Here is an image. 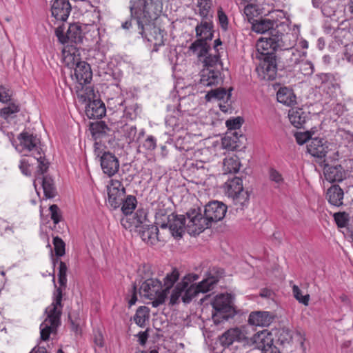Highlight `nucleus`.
<instances>
[{
  "label": "nucleus",
  "mask_w": 353,
  "mask_h": 353,
  "mask_svg": "<svg viewBox=\"0 0 353 353\" xmlns=\"http://www.w3.org/2000/svg\"><path fill=\"white\" fill-rule=\"evenodd\" d=\"M285 26L283 23H278L277 21H274L270 19H261L256 20L253 23V30L259 33L267 34L266 37H271L272 30H279L283 28Z\"/></svg>",
  "instance_id": "21"
},
{
  "label": "nucleus",
  "mask_w": 353,
  "mask_h": 353,
  "mask_svg": "<svg viewBox=\"0 0 353 353\" xmlns=\"http://www.w3.org/2000/svg\"><path fill=\"white\" fill-rule=\"evenodd\" d=\"M220 61V57L219 54H208L205 58L203 59L204 66L205 68H210L214 67Z\"/></svg>",
  "instance_id": "56"
},
{
  "label": "nucleus",
  "mask_w": 353,
  "mask_h": 353,
  "mask_svg": "<svg viewBox=\"0 0 353 353\" xmlns=\"http://www.w3.org/2000/svg\"><path fill=\"white\" fill-rule=\"evenodd\" d=\"M62 54L63 62L68 68H74L77 63L81 62L79 54H76L74 48L63 50Z\"/></svg>",
  "instance_id": "38"
},
{
  "label": "nucleus",
  "mask_w": 353,
  "mask_h": 353,
  "mask_svg": "<svg viewBox=\"0 0 353 353\" xmlns=\"http://www.w3.org/2000/svg\"><path fill=\"white\" fill-rule=\"evenodd\" d=\"M347 172L341 165L330 166L326 165L324 168V175L330 182H341L347 176Z\"/></svg>",
  "instance_id": "24"
},
{
  "label": "nucleus",
  "mask_w": 353,
  "mask_h": 353,
  "mask_svg": "<svg viewBox=\"0 0 353 353\" xmlns=\"http://www.w3.org/2000/svg\"><path fill=\"white\" fill-rule=\"evenodd\" d=\"M187 216L188 222L187 223L186 229L190 234H199L211 225L206 216L204 214L202 216L195 210L188 212Z\"/></svg>",
  "instance_id": "11"
},
{
  "label": "nucleus",
  "mask_w": 353,
  "mask_h": 353,
  "mask_svg": "<svg viewBox=\"0 0 353 353\" xmlns=\"http://www.w3.org/2000/svg\"><path fill=\"white\" fill-rule=\"evenodd\" d=\"M227 212V206L222 202L214 201L205 206L204 215L210 222L216 223L221 221Z\"/></svg>",
  "instance_id": "16"
},
{
  "label": "nucleus",
  "mask_w": 353,
  "mask_h": 353,
  "mask_svg": "<svg viewBox=\"0 0 353 353\" xmlns=\"http://www.w3.org/2000/svg\"><path fill=\"white\" fill-rule=\"evenodd\" d=\"M225 194L232 199L236 210H243L249 203L250 194L248 191L243 189L242 179L234 177L228 179L224 184Z\"/></svg>",
  "instance_id": "7"
},
{
  "label": "nucleus",
  "mask_w": 353,
  "mask_h": 353,
  "mask_svg": "<svg viewBox=\"0 0 353 353\" xmlns=\"http://www.w3.org/2000/svg\"><path fill=\"white\" fill-rule=\"evenodd\" d=\"M51 219L54 224H57L61 219V214L59 207L53 204L50 207Z\"/></svg>",
  "instance_id": "58"
},
{
  "label": "nucleus",
  "mask_w": 353,
  "mask_h": 353,
  "mask_svg": "<svg viewBox=\"0 0 353 353\" xmlns=\"http://www.w3.org/2000/svg\"><path fill=\"white\" fill-rule=\"evenodd\" d=\"M156 146V140L152 136H149L143 143V148L147 150H153Z\"/></svg>",
  "instance_id": "62"
},
{
  "label": "nucleus",
  "mask_w": 353,
  "mask_h": 353,
  "mask_svg": "<svg viewBox=\"0 0 353 353\" xmlns=\"http://www.w3.org/2000/svg\"><path fill=\"white\" fill-rule=\"evenodd\" d=\"M292 292L294 298L301 303H303L305 305H307L309 303L310 296L309 294H306L303 296L301 294V291L299 288L294 285L292 287Z\"/></svg>",
  "instance_id": "52"
},
{
  "label": "nucleus",
  "mask_w": 353,
  "mask_h": 353,
  "mask_svg": "<svg viewBox=\"0 0 353 353\" xmlns=\"http://www.w3.org/2000/svg\"><path fill=\"white\" fill-rule=\"evenodd\" d=\"M186 220L183 215L170 214L168 217V223L161 225V228L168 227L172 235L176 238L182 237L185 232Z\"/></svg>",
  "instance_id": "18"
},
{
  "label": "nucleus",
  "mask_w": 353,
  "mask_h": 353,
  "mask_svg": "<svg viewBox=\"0 0 353 353\" xmlns=\"http://www.w3.org/2000/svg\"><path fill=\"white\" fill-rule=\"evenodd\" d=\"M212 23L210 18L203 19L201 23L196 27V37H201L199 39H205V41L211 40L213 37L212 32Z\"/></svg>",
  "instance_id": "33"
},
{
  "label": "nucleus",
  "mask_w": 353,
  "mask_h": 353,
  "mask_svg": "<svg viewBox=\"0 0 353 353\" xmlns=\"http://www.w3.org/2000/svg\"><path fill=\"white\" fill-rule=\"evenodd\" d=\"M108 203L116 209L121 205L125 196V189L119 180L112 179L108 185Z\"/></svg>",
  "instance_id": "14"
},
{
  "label": "nucleus",
  "mask_w": 353,
  "mask_h": 353,
  "mask_svg": "<svg viewBox=\"0 0 353 353\" xmlns=\"http://www.w3.org/2000/svg\"><path fill=\"white\" fill-rule=\"evenodd\" d=\"M90 130L92 137L95 139H101L108 134L110 129L103 121H97L90 123Z\"/></svg>",
  "instance_id": "35"
},
{
  "label": "nucleus",
  "mask_w": 353,
  "mask_h": 353,
  "mask_svg": "<svg viewBox=\"0 0 353 353\" xmlns=\"http://www.w3.org/2000/svg\"><path fill=\"white\" fill-rule=\"evenodd\" d=\"M149 308L145 306H141L137 309L136 314L134 316V321L139 326L143 327L145 321L149 319Z\"/></svg>",
  "instance_id": "43"
},
{
  "label": "nucleus",
  "mask_w": 353,
  "mask_h": 353,
  "mask_svg": "<svg viewBox=\"0 0 353 353\" xmlns=\"http://www.w3.org/2000/svg\"><path fill=\"white\" fill-rule=\"evenodd\" d=\"M85 114L89 119H100L105 114V107L101 100L93 99L85 107Z\"/></svg>",
  "instance_id": "28"
},
{
  "label": "nucleus",
  "mask_w": 353,
  "mask_h": 353,
  "mask_svg": "<svg viewBox=\"0 0 353 353\" xmlns=\"http://www.w3.org/2000/svg\"><path fill=\"white\" fill-rule=\"evenodd\" d=\"M146 220V213L144 210L140 209L137 210L132 219L128 217L122 218L121 223L125 228H130L131 227L139 228L141 227Z\"/></svg>",
  "instance_id": "31"
},
{
  "label": "nucleus",
  "mask_w": 353,
  "mask_h": 353,
  "mask_svg": "<svg viewBox=\"0 0 353 353\" xmlns=\"http://www.w3.org/2000/svg\"><path fill=\"white\" fill-rule=\"evenodd\" d=\"M334 221L339 228L345 227L349 221V214L345 212H339L334 214Z\"/></svg>",
  "instance_id": "50"
},
{
  "label": "nucleus",
  "mask_w": 353,
  "mask_h": 353,
  "mask_svg": "<svg viewBox=\"0 0 353 353\" xmlns=\"http://www.w3.org/2000/svg\"><path fill=\"white\" fill-rule=\"evenodd\" d=\"M277 101L286 105H292L296 103V96L292 90L284 87L281 88L276 93Z\"/></svg>",
  "instance_id": "34"
},
{
  "label": "nucleus",
  "mask_w": 353,
  "mask_h": 353,
  "mask_svg": "<svg viewBox=\"0 0 353 353\" xmlns=\"http://www.w3.org/2000/svg\"><path fill=\"white\" fill-rule=\"evenodd\" d=\"M218 17L221 27L223 30H227L228 26V19L226 14L223 12L222 9L218 10Z\"/></svg>",
  "instance_id": "61"
},
{
  "label": "nucleus",
  "mask_w": 353,
  "mask_h": 353,
  "mask_svg": "<svg viewBox=\"0 0 353 353\" xmlns=\"http://www.w3.org/2000/svg\"><path fill=\"white\" fill-rule=\"evenodd\" d=\"M137 204V199L134 196L128 195L123 199L121 202V211L125 217L131 215Z\"/></svg>",
  "instance_id": "42"
},
{
  "label": "nucleus",
  "mask_w": 353,
  "mask_h": 353,
  "mask_svg": "<svg viewBox=\"0 0 353 353\" xmlns=\"http://www.w3.org/2000/svg\"><path fill=\"white\" fill-rule=\"evenodd\" d=\"M288 117L290 123L297 128H304L308 115L302 109L292 108L289 111Z\"/></svg>",
  "instance_id": "32"
},
{
  "label": "nucleus",
  "mask_w": 353,
  "mask_h": 353,
  "mask_svg": "<svg viewBox=\"0 0 353 353\" xmlns=\"http://www.w3.org/2000/svg\"><path fill=\"white\" fill-rule=\"evenodd\" d=\"M221 81V73L219 70L210 68H204L201 71L200 84L203 86H212L217 85Z\"/></svg>",
  "instance_id": "29"
},
{
  "label": "nucleus",
  "mask_w": 353,
  "mask_h": 353,
  "mask_svg": "<svg viewBox=\"0 0 353 353\" xmlns=\"http://www.w3.org/2000/svg\"><path fill=\"white\" fill-rule=\"evenodd\" d=\"M274 315L266 311L252 312L250 314L248 323L255 326H268L273 321Z\"/></svg>",
  "instance_id": "23"
},
{
  "label": "nucleus",
  "mask_w": 353,
  "mask_h": 353,
  "mask_svg": "<svg viewBox=\"0 0 353 353\" xmlns=\"http://www.w3.org/2000/svg\"><path fill=\"white\" fill-rule=\"evenodd\" d=\"M66 272H67V266L65 263L63 261H60L59 268V273H58V280L59 283L61 286H65L67 283L66 279Z\"/></svg>",
  "instance_id": "55"
},
{
  "label": "nucleus",
  "mask_w": 353,
  "mask_h": 353,
  "mask_svg": "<svg viewBox=\"0 0 353 353\" xmlns=\"http://www.w3.org/2000/svg\"><path fill=\"white\" fill-rule=\"evenodd\" d=\"M43 174H42L43 175ZM41 184L44 194L46 198H53L56 194V189L54 188L53 180L49 176H43L37 172V176L34 181V185L36 188L37 184Z\"/></svg>",
  "instance_id": "27"
},
{
  "label": "nucleus",
  "mask_w": 353,
  "mask_h": 353,
  "mask_svg": "<svg viewBox=\"0 0 353 353\" xmlns=\"http://www.w3.org/2000/svg\"><path fill=\"white\" fill-rule=\"evenodd\" d=\"M19 111V108L14 103H10L8 107L2 108L0 111L1 115L6 119L12 114L17 113Z\"/></svg>",
  "instance_id": "57"
},
{
  "label": "nucleus",
  "mask_w": 353,
  "mask_h": 353,
  "mask_svg": "<svg viewBox=\"0 0 353 353\" xmlns=\"http://www.w3.org/2000/svg\"><path fill=\"white\" fill-rule=\"evenodd\" d=\"M310 137L311 134L308 131L305 132H296L295 134L296 141L299 145H303L307 141H310Z\"/></svg>",
  "instance_id": "60"
},
{
  "label": "nucleus",
  "mask_w": 353,
  "mask_h": 353,
  "mask_svg": "<svg viewBox=\"0 0 353 353\" xmlns=\"http://www.w3.org/2000/svg\"><path fill=\"white\" fill-rule=\"evenodd\" d=\"M53 244L54 247V252L57 256H62L65 254V243L59 236L53 239Z\"/></svg>",
  "instance_id": "53"
},
{
  "label": "nucleus",
  "mask_w": 353,
  "mask_h": 353,
  "mask_svg": "<svg viewBox=\"0 0 353 353\" xmlns=\"http://www.w3.org/2000/svg\"><path fill=\"white\" fill-rule=\"evenodd\" d=\"M343 190L338 185H332L326 192V198L328 202L336 207L341 206L343 204Z\"/></svg>",
  "instance_id": "30"
},
{
  "label": "nucleus",
  "mask_w": 353,
  "mask_h": 353,
  "mask_svg": "<svg viewBox=\"0 0 353 353\" xmlns=\"http://www.w3.org/2000/svg\"><path fill=\"white\" fill-rule=\"evenodd\" d=\"M159 228L154 225H145L141 227L139 234L142 240L150 245H155L159 241Z\"/></svg>",
  "instance_id": "26"
},
{
  "label": "nucleus",
  "mask_w": 353,
  "mask_h": 353,
  "mask_svg": "<svg viewBox=\"0 0 353 353\" xmlns=\"http://www.w3.org/2000/svg\"><path fill=\"white\" fill-rule=\"evenodd\" d=\"M65 30V26L63 23L58 26L55 29V34L61 43H77L82 41V31L80 26L76 23L70 24L66 32Z\"/></svg>",
  "instance_id": "9"
},
{
  "label": "nucleus",
  "mask_w": 353,
  "mask_h": 353,
  "mask_svg": "<svg viewBox=\"0 0 353 353\" xmlns=\"http://www.w3.org/2000/svg\"><path fill=\"white\" fill-rule=\"evenodd\" d=\"M197 7L199 8V15L203 19H208L212 17L210 14L211 8V2L210 0H197Z\"/></svg>",
  "instance_id": "47"
},
{
  "label": "nucleus",
  "mask_w": 353,
  "mask_h": 353,
  "mask_svg": "<svg viewBox=\"0 0 353 353\" xmlns=\"http://www.w3.org/2000/svg\"><path fill=\"white\" fill-rule=\"evenodd\" d=\"M299 70L303 75H311L314 72V66L310 61L302 59L301 61L298 64Z\"/></svg>",
  "instance_id": "49"
},
{
  "label": "nucleus",
  "mask_w": 353,
  "mask_h": 353,
  "mask_svg": "<svg viewBox=\"0 0 353 353\" xmlns=\"http://www.w3.org/2000/svg\"><path fill=\"white\" fill-rule=\"evenodd\" d=\"M74 76L79 84H87L90 82L92 73L90 66L85 61H81L74 67Z\"/></svg>",
  "instance_id": "25"
},
{
  "label": "nucleus",
  "mask_w": 353,
  "mask_h": 353,
  "mask_svg": "<svg viewBox=\"0 0 353 353\" xmlns=\"http://www.w3.org/2000/svg\"><path fill=\"white\" fill-rule=\"evenodd\" d=\"M121 132L123 133L125 141L130 143L137 138V128L134 125L125 124L121 127Z\"/></svg>",
  "instance_id": "45"
},
{
  "label": "nucleus",
  "mask_w": 353,
  "mask_h": 353,
  "mask_svg": "<svg viewBox=\"0 0 353 353\" xmlns=\"http://www.w3.org/2000/svg\"><path fill=\"white\" fill-rule=\"evenodd\" d=\"M12 92L0 85V101L2 103H8L11 100Z\"/></svg>",
  "instance_id": "59"
},
{
  "label": "nucleus",
  "mask_w": 353,
  "mask_h": 353,
  "mask_svg": "<svg viewBox=\"0 0 353 353\" xmlns=\"http://www.w3.org/2000/svg\"><path fill=\"white\" fill-rule=\"evenodd\" d=\"M243 119L240 117L234 118L232 119L227 120L225 122V125L228 130L227 133L232 134V136L235 137L236 139H239V137H242V134H239V132H236V130L240 129L243 124Z\"/></svg>",
  "instance_id": "41"
},
{
  "label": "nucleus",
  "mask_w": 353,
  "mask_h": 353,
  "mask_svg": "<svg viewBox=\"0 0 353 353\" xmlns=\"http://www.w3.org/2000/svg\"><path fill=\"white\" fill-rule=\"evenodd\" d=\"M246 345L254 346L263 353L265 350L274 345L272 334L268 330H263L254 334L252 337H248Z\"/></svg>",
  "instance_id": "12"
},
{
  "label": "nucleus",
  "mask_w": 353,
  "mask_h": 353,
  "mask_svg": "<svg viewBox=\"0 0 353 353\" xmlns=\"http://www.w3.org/2000/svg\"><path fill=\"white\" fill-rule=\"evenodd\" d=\"M213 312L212 318L215 324L232 318L236 311L232 305V296L229 294L216 295L211 302Z\"/></svg>",
  "instance_id": "4"
},
{
  "label": "nucleus",
  "mask_w": 353,
  "mask_h": 353,
  "mask_svg": "<svg viewBox=\"0 0 353 353\" xmlns=\"http://www.w3.org/2000/svg\"><path fill=\"white\" fill-rule=\"evenodd\" d=\"M179 278V271L174 268L170 273L167 274L166 276L164 278V283L163 286L166 296L169 292V290L173 287L174 284L178 281Z\"/></svg>",
  "instance_id": "44"
},
{
  "label": "nucleus",
  "mask_w": 353,
  "mask_h": 353,
  "mask_svg": "<svg viewBox=\"0 0 353 353\" xmlns=\"http://www.w3.org/2000/svg\"><path fill=\"white\" fill-rule=\"evenodd\" d=\"M165 123L167 128L170 129V132L174 133L181 128L179 119L174 116L169 117Z\"/></svg>",
  "instance_id": "54"
},
{
  "label": "nucleus",
  "mask_w": 353,
  "mask_h": 353,
  "mask_svg": "<svg viewBox=\"0 0 353 353\" xmlns=\"http://www.w3.org/2000/svg\"><path fill=\"white\" fill-rule=\"evenodd\" d=\"M321 10L326 17H331L336 11V3L330 0H325L322 5Z\"/></svg>",
  "instance_id": "51"
},
{
  "label": "nucleus",
  "mask_w": 353,
  "mask_h": 353,
  "mask_svg": "<svg viewBox=\"0 0 353 353\" xmlns=\"http://www.w3.org/2000/svg\"><path fill=\"white\" fill-rule=\"evenodd\" d=\"M61 300L62 291L60 288H58L54 301L46 309L47 316L40 325V338L42 341L48 340L50 334L56 332L57 327L60 324L62 309Z\"/></svg>",
  "instance_id": "2"
},
{
  "label": "nucleus",
  "mask_w": 353,
  "mask_h": 353,
  "mask_svg": "<svg viewBox=\"0 0 353 353\" xmlns=\"http://www.w3.org/2000/svg\"><path fill=\"white\" fill-rule=\"evenodd\" d=\"M241 166L239 159L237 156L226 157L223 161V170L225 173H236Z\"/></svg>",
  "instance_id": "39"
},
{
  "label": "nucleus",
  "mask_w": 353,
  "mask_h": 353,
  "mask_svg": "<svg viewBox=\"0 0 353 353\" xmlns=\"http://www.w3.org/2000/svg\"><path fill=\"white\" fill-rule=\"evenodd\" d=\"M18 139L19 145L17 149L20 152L33 151V156L39 163L38 172L41 174L46 172L49 167V162L42 156L41 149L38 146L40 143L39 139L33 134L23 132L19 135Z\"/></svg>",
  "instance_id": "3"
},
{
  "label": "nucleus",
  "mask_w": 353,
  "mask_h": 353,
  "mask_svg": "<svg viewBox=\"0 0 353 353\" xmlns=\"http://www.w3.org/2000/svg\"><path fill=\"white\" fill-rule=\"evenodd\" d=\"M239 139H236L235 137L230 133H226L225 137L222 139V146L224 148L231 150H234L236 147V142Z\"/></svg>",
  "instance_id": "48"
},
{
  "label": "nucleus",
  "mask_w": 353,
  "mask_h": 353,
  "mask_svg": "<svg viewBox=\"0 0 353 353\" xmlns=\"http://www.w3.org/2000/svg\"><path fill=\"white\" fill-rule=\"evenodd\" d=\"M306 56L305 52H302L296 48L283 50L280 54V59L285 68H292L304 59Z\"/></svg>",
  "instance_id": "17"
},
{
  "label": "nucleus",
  "mask_w": 353,
  "mask_h": 353,
  "mask_svg": "<svg viewBox=\"0 0 353 353\" xmlns=\"http://www.w3.org/2000/svg\"><path fill=\"white\" fill-rule=\"evenodd\" d=\"M101 166L103 172L108 176H114L119 169V161L112 153L104 152L101 157Z\"/></svg>",
  "instance_id": "20"
},
{
  "label": "nucleus",
  "mask_w": 353,
  "mask_h": 353,
  "mask_svg": "<svg viewBox=\"0 0 353 353\" xmlns=\"http://www.w3.org/2000/svg\"><path fill=\"white\" fill-rule=\"evenodd\" d=\"M210 46L207 43L205 39H196L191 44L189 50L193 53H196L199 59L201 57L205 58L208 55Z\"/></svg>",
  "instance_id": "36"
},
{
  "label": "nucleus",
  "mask_w": 353,
  "mask_h": 353,
  "mask_svg": "<svg viewBox=\"0 0 353 353\" xmlns=\"http://www.w3.org/2000/svg\"><path fill=\"white\" fill-rule=\"evenodd\" d=\"M77 97L82 102L92 101L94 98V92L91 86H82V88L77 91Z\"/></svg>",
  "instance_id": "46"
},
{
  "label": "nucleus",
  "mask_w": 353,
  "mask_h": 353,
  "mask_svg": "<svg viewBox=\"0 0 353 353\" xmlns=\"http://www.w3.org/2000/svg\"><path fill=\"white\" fill-rule=\"evenodd\" d=\"M259 59L260 62L256 68V72L261 80L272 81L277 74L276 57L270 50H260Z\"/></svg>",
  "instance_id": "6"
},
{
  "label": "nucleus",
  "mask_w": 353,
  "mask_h": 353,
  "mask_svg": "<svg viewBox=\"0 0 353 353\" xmlns=\"http://www.w3.org/2000/svg\"><path fill=\"white\" fill-rule=\"evenodd\" d=\"M344 59L353 63V44L345 46Z\"/></svg>",
  "instance_id": "63"
},
{
  "label": "nucleus",
  "mask_w": 353,
  "mask_h": 353,
  "mask_svg": "<svg viewBox=\"0 0 353 353\" xmlns=\"http://www.w3.org/2000/svg\"><path fill=\"white\" fill-rule=\"evenodd\" d=\"M272 30L271 37H262L257 42V50H270L274 52L278 49L281 52L288 49H294L296 43V36L291 32L285 34L281 30Z\"/></svg>",
  "instance_id": "1"
},
{
  "label": "nucleus",
  "mask_w": 353,
  "mask_h": 353,
  "mask_svg": "<svg viewBox=\"0 0 353 353\" xmlns=\"http://www.w3.org/2000/svg\"><path fill=\"white\" fill-rule=\"evenodd\" d=\"M151 21L148 23H143V28L139 26V28L141 30L139 33L142 37L147 39V40L152 43L154 46V50L157 51V47L161 46L164 44L163 32L160 28L153 26L150 24Z\"/></svg>",
  "instance_id": "13"
},
{
  "label": "nucleus",
  "mask_w": 353,
  "mask_h": 353,
  "mask_svg": "<svg viewBox=\"0 0 353 353\" xmlns=\"http://www.w3.org/2000/svg\"><path fill=\"white\" fill-rule=\"evenodd\" d=\"M140 290L143 296L152 301L153 307H158L165 300V292L163 290L161 282L158 279H147L141 285Z\"/></svg>",
  "instance_id": "8"
},
{
  "label": "nucleus",
  "mask_w": 353,
  "mask_h": 353,
  "mask_svg": "<svg viewBox=\"0 0 353 353\" xmlns=\"http://www.w3.org/2000/svg\"><path fill=\"white\" fill-rule=\"evenodd\" d=\"M270 178L272 181L279 184L283 182L281 174L274 169L270 170Z\"/></svg>",
  "instance_id": "64"
},
{
  "label": "nucleus",
  "mask_w": 353,
  "mask_h": 353,
  "mask_svg": "<svg viewBox=\"0 0 353 353\" xmlns=\"http://www.w3.org/2000/svg\"><path fill=\"white\" fill-rule=\"evenodd\" d=\"M248 336L245 330L240 327L228 330L219 336L220 344L225 347H230L233 343L239 342L246 345Z\"/></svg>",
  "instance_id": "15"
},
{
  "label": "nucleus",
  "mask_w": 353,
  "mask_h": 353,
  "mask_svg": "<svg viewBox=\"0 0 353 353\" xmlns=\"http://www.w3.org/2000/svg\"><path fill=\"white\" fill-rule=\"evenodd\" d=\"M307 150L312 156L321 160L323 159L325 162V158L328 152V147L325 145V143L323 141V139L314 138L310 139L307 143Z\"/></svg>",
  "instance_id": "22"
},
{
  "label": "nucleus",
  "mask_w": 353,
  "mask_h": 353,
  "mask_svg": "<svg viewBox=\"0 0 353 353\" xmlns=\"http://www.w3.org/2000/svg\"><path fill=\"white\" fill-rule=\"evenodd\" d=\"M71 6L68 0H54L51 6V14L57 21L64 22L68 18Z\"/></svg>",
  "instance_id": "19"
},
{
  "label": "nucleus",
  "mask_w": 353,
  "mask_h": 353,
  "mask_svg": "<svg viewBox=\"0 0 353 353\" xmlns=\"http://www.w3.org/2000/svg\"><path fill=\"white\" fill-rule=\"evenodd\" d=\"M188 288V281H181L178 283L171 294L170 300V304L174 305L177 303L179 298L183 297Z\"/></svg>",
  "instance_id": "40"
},
{
  "label": "nucleus",
  "mask_w": 353,
  "mask_h": 353,
  "mask_svg": "<svg viewBox=\"0 0 353 353\" xmlns=\"http://www.w3.org/2000/svg\"><path fill=\"white\" fill-rule=\"evenodd\" d=\"M232 90V88H230L228 92L223 88H219L216 89L211 90L205 94V99L208 101L211 100H228L231 97V91Z\"/></svg>",
  "instance_id": "37"
},
{
  "label": "nucleus",
  "mask_w": 353,
  "mask_h": 353,
  "mask_svg": "<svg viewBox=\"0 0 353 353\" xmlns=\"http://www.w3.org/2000/svg\"><path fill=\"white\" fill-rule=\"evenodd\" d=\"M162 0H140L139 10L134 11L137 23L143 28V23H148L157 18L162 10ZM134 6L130 7L132 14H134Z\"/></svg>",
  "instance_id": "5"
},
{
  "label": "nucleus",
  "mask_w": 353,
  "mask_h": 353,
  "mask_svg": "<svg viewBox=\"0 0 353 353\" xmlns=\"http://www.w3.org/2000/svg\"><path fill=\"white\" fill-rule=\"evenodd\" d=\"M218 281L219 279L217 276H209L197 285L191 284L182 297L183 302L188 303L198 294L206 293L212 290Z\"/></svg>",
  "instance_id": "10"
}]
</instances>
